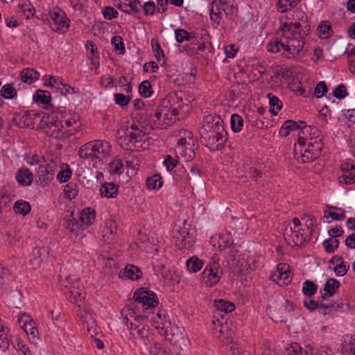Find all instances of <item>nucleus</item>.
Here are the masks:
<instances>
[{"label":"nucleus","mask_w":355,"mask_h":355,"mask_svg":"<svg viewBox=\"0 0 355 355\" xmlns=\"http://www.w3.org/2000/svg\"><path fill=\"white\" fill-rule=\"evenodd\" d=\"M323 146V143L319 139L317 141L306 142L304 146L302 148H300L299 145L295 144L294 157L298 162L309 163L313 162L320 157Z\"/></svg>","instance_id":"obj_5"},{"label":"nucleus","mask_w":355,"mask_h":355,"mask_svg":"<svg viewBox=\"0 0 355 355\" xmlns=\"http://www.w3.org/2000/svg\"><path fill=\"white\" fill-rule=\"evenodd\" d=\"M214 307L221 315V317H223L222 313L227 314L235 309L234 303L223 300H216L214 301Z\"/></svg>","instance_id":"obj_27"},{"label":"nucleus","mask_w":355,"mask_h":355,"mask_svg":"<svg viewBox=\"0 0 355 355\" xmlns=\"http://www.w3.org/2000/svg\"><path fill=\"white\" fill-rule=\"evenodd\" d=\"M41 128L49 137L55 139L68 138L66 132H63V125L60 121L45 120L44 118L41 121Z\"/></svg>","instance_id":"obj_13"},{"label":"nucleus","mask_w":355,"mask_h":355,"mask_svg":"<svg viewBox=\"0 0 355 355\" xmlns=\"http://www.w3.org/2000/svg\"><path fill=\"white\" fill-rule=\"evenodd\" d=\"M340 181L345 182L347 184H352L355 182V169L351 170L348 172L343 173L340 178Z\"/></svg>","instance_id":"obj_59"},{"label":"nucleus","mask_w":355,"mask_h":355,"mask_svg":"<svg viewBox=\"0 0 355 355\" xmlns=\"http://www.w3.org/2000/svg\"><path fill=\"white\" fill-rule=\"evenodd\" d=\"M202 261L196 257H192L187 261V268L191 272H196L202 267Z\"/></svg>","instance_id":"obj_39"},{"label":"nucleus","mask_w":355,"mask_h":355,"mask_svg":"<svg viewBox=\"0 0 355 355\" xmlns=\"http://www.w3.org/2000/svg\"><path fill=\"white\" fill-rule=\"evenodd\" d=\"M234 0H226L225 1H223L220 3H218L219 6L223 7V10L225 12L227 16L232 17L234 12L236 11L237 8L234 5Z\"/></svg>","instance_id":"obj_49"},{"label":"nucleus","mask_w":355,"mask_h":355,"mask_svg":"<svg viewBox=\"0 0 355 355\" xmlns=\"http://www.w3.org/2000/svg\"><path fill=\"white\" fill-rule=\"evenodd\" d=\"M114 98L115 103L121 107L128 105L131 100L130 96H126L121 93L114 94Z\"/></svg>","instance_id":"obj_58"},{"label":"nucleus","mask_w":355,"mask_h":355,"mask_svg":"<svg viewBox=\"0 0 355 355\" xmlns=\"http://www.w3.org/2000/svg\"><path fill=\"white\" fill-rule=\"evenodd\" d=\"M186 182L191 184L192 180L194 183L200 182V171L195 166H191L190 168V174H187L185 177Z\"/></svg>","instance_id":"obj_46"},{"label":"nucleus","mask_w":355,"mask_h":355,"mask_svg":"<svg viewBox=\"0 0 355 355\" xmlns=\"http://www.w3.org/2000/svg\"><path fill=\"white\" fill-rule=\"evenodd\" d=\"M173 239L179 249H189L193 246V236L185 229L177 232Z\"/></svg>","instance_id":"obj_17"},{"label":"nucleus","mask_w":355,"mask_h":355,"mask_svg":"<svg viewBox=\"0 0 355 355\" xmlns=\"http://www.w3.org/2000/svg\"><path fill=\"white\" fill-rule=\"evenodd\" d=\"M300 123L304 125L302 127L300 125L297 139V145H299L300 148H302L304 146L306 141L309 140L311 125H306L305 122L303 121H300Z\"/></svg>","instance_id":"obj_28"},{"label":"nucleus","mask_w":355,"mask_h":355,"mask_svg":"<svg viewBox=\"0 0 355 355\" xmlns=\"http://www.w3.org/2000/svg\"><path fill=\"white\" fill-rule=\"evenodd\" d=\"M318 139L322 142L323 137L322 132L317 127L311 126V131L308 141H317Z\"/></svg>","instance_id":"obj_64"},{"label":"nucleus","mask_w":355,"mask_h":355,"mask_svg":"<svg viewBox=\"0 0 355 355\" xmlns=\"http://www.w3.org/2000/svg\"><path fill=\"white\" fill-rule=\"evenodd\" d=\"M348 92L347 87L343 84H340L336 86L334 90L333 91V96L337 98L342 99L347 96Z\"/></svg>","instance_id":"obj_60"},{"label":"nucleus","mask_w":355,"mask_h":355,"mask_svg":"<svg viewBox=\"0 0 355 355\" xmlns=\"http://www.w3.org/2000/svg\"><path fill=\"white\" fill-rule=\"evenodd\" d=\"M243 125V119L239 114H234L231 116V128L234 132H239Z\"/></svg>","instance_id":"obj_45"},{"label":"nucleus","mask_w":355,"mask_h":355,"mask_svg":"<svg viewBox=\"0 0 355 355\" xmlns=\"http://www.w3.org/2000/svg\"><path fill=\"white\" fill-rule=\"evenodd\" d=\"M102 12L105 19L111 20L116 18L118 15V12L116 9L110 6H106L102 9Z\"/></svg>","instance_id":"obj_62"},{"label":"nucleus","mask_w":355,"mask_h":355,"mask_svg":"<svg viewBox=\"0 0 355 355\" xmlns=\"http://www.w3.org/2000/svg\"><path fill=\"white\" fill-rule=\"evenodd\" d=\"M339 243V241L337 239L330 237L324 241L322 245L327 252L333 253L338 248Z\"/></svg>","instance_id":"obj_48"},{"label":"nucleus","mask_w":355,"mask_h":355,"mask_svg":"<svg viewBox=\"0 0 355 355\" xmlns=\"http://www.w3.org/2000/svg\"><path fill=\"white\" fill-rule=\"evenodd\" d=\"M318 290V285L313 282L310 280H306L303 283L302 291L303 294L307 297L313 296L315 294Z\"/></svg>","instance_id":"obj_41"},{"label":"nucleus","mask_w":355,"mask_h":355,"mask_svg":"<svg viewBox=\"0 0 355 355\" xmlns=\"http://www.w3.org/2000/svg\"><path fill=\"white\" fill-rule=\"evenodd\" d=\"M317 31L319 37L322 39H327L333 33L331 30V25L328 21H321L318 26Z\"/></svg>","instance_id":"obj_33"},{"label":"nucleus","mask_w":355,"mask_h":355,"mask_svg":"<svg viewBox=\"0 0 355 355\" xmlns=\"http://www.w3.org/2000/svg\"><path fill=\"white\" fill-rule=\"evenodd\" d=\"M199 132L201 142L211 151L221 150L224 148L227 134L224 128L223 121L220 116H205Z\"/></svg>","instance_id":"obj_2"},{"label":"nucleus","mask_w":355,"mask_h":355,"mask_svg":"<svg viewBox=\"0 0 355 355\" xmlns=\"http://www.w3.org/2000/svg\"><path fill=\"white\" fill-rule=\"evenodd\" d=\"M210 19L214 27L217 28L222 19V12L220 10L217 0H214L210 8Z\"/></svg>","instance_id":"obj_25"},{"label":"nucleus","mask_w":355,"mask_h":355,"mask_svg":"<svg viewBox=\"0 0 355 355\" xmlns=\"http://www.w3.org/2000/svg\"><path fill=\"white\" fill-rule=\"evenodd\" d=\"M286 355H308L307 352L304 351L297 343L290 344L286 349Z\"/></svg>","instance_id":"obj_47"},{"label":"nucleus","mask_w":355,"mask_h":355,"mask_svg":"<svg viewBox=\"0 0 355 355\" xmlns=\"http://www.w3.org/2000/svg\"><path fill=\"white\" fill-rule=\"evenodd\" d=\"M47 250L44 248H36L33 249L32 252V258L30 260L33 268H37L44 259L46 257Z\"/></svg>","instance_id":"obj_23"},{"label":"nucleus","mask_w":355,"mask_h":355,"mask_svg":"<svg viewBox=\"0 0 355 355\" xmlns=\"http://www.w3.org/2000/svg\"><path fill=\"white\" fill-rule=\"evenodd\" d=\"M146 184L149 189H157L162 186L163 180L159 174H155L146 179Z\"/></svg>","instance_id":"obj_36"},{"label":"nucleus","mask_w":355,"mask_h":355,"mask_svg":"<svg viewBox=\"0 0 355 355\" xmlns=\"http://www.w3.org/2000/svg\"><path fill=\"white\" fill-rule=\"evenodd\" d=\"M95 211L92 208H87L82 210L77 217L85 228L93 223L95 220Z\"/></svg>","instance_id":"obj_24"},{"label":"nucleus","mask_w":355,"mask_h":355,"mask_svg":"<svg viewBox=\"0 0 355 355\" xmlns=\"http://www.w3.org/2000/svg\"><path fill=\"white\" fill-rule=\"evenodd\" d=\"M134 298L136 302L141 304L146 309L154 308L159 304L157 295L154 292L144 288L137 289L135 292Z\"/></svg>","instance_id":"obj_12"},{"label":"nucleus","mask_w":355,"mask_h":355,"mask_svg":"<svg viewBox=\"0 0 355 355\" xmlns=\"http://www.w3.org/2000/svg\"><path fill=\"white\" fill-rule=\"evenodd\" d=\"M249 177L252 180L261 183L263 178V173L261 171V164L250 168Z\"/></svg>","instance_id":"obj_53"},{"label":"nucleus","mask_w":355,"mask_h":355,"mask_svg":"<svg viewBox=\"0 0 355 355\" xmlns=\"http://www.w3.org/2000/svg\"><path fill=\"white\" fill-rule=\"evenodd\" d=\"M36 114L33 111L27 110L19 116V125L22 127H29L33 124V118Z\"/></svg>","instance_id":"obj_34"},{"label":"nucleus","mask_w":355,"mask_h":355,"mask_svg":"<svg viewBox=\"0 0 355 355\" xmlns=\"http://www.w3.org/2000/svg\"><path fill=\"white\" fill-rule=\"evenodd\" d=\"M281 35L273 42L267 45V50L279 53L282 49L293 55H298L304 44L305 31L300 22L286 21L280 26Z\"/></svg>","instance_id":"obj_1"},{"label":"nucleus","mask_w":355,"mask_h":355,"mask_svg":"<svg viewBox=\"0 0 355 355\" xmlns=\"http://www.w3.org/2000/svg\"><path fill=\"white\" fill-rule=\"evenodd\" d=\"M328 92L327 86L324 81L319 82L315 88L314 94L317 98L323 96Z\"/></svg>","instance_id":"obj_61"},{"label":"nucleus","mask_w":355,"mask_h":355,"mask_svg":"<svg viewBox=\"0 0 355 355\" xmlns=\"http://www.w3.org/2000/svg\"><path fill=\"white\" fill-rule=\"evenodd\" d=\"M68 283L64 284V286L68 289L65 294L68 300L74 304H76L78 307H80L79 303L85 298V292L83 291V286L79 282V280L75 279V282H71L70 277H67Z\"/></svg>","instance_id":"obj_11"},{"label":"nucleus","mask_w":355,"mask_h":355,"mask_svg":"<svg viewBox=\"0 0 355 355\" xmlns=\"http://www.w3.org/2000/svg\"><path fill=\"white\" fill-rule=\"evenodd\" d=\"M33 100L38 104L45 105L46 109L48 108V106H52V105L49 103L51 101V94L48 92L42 90L37 91V93L33 96Z\"/></svg>","instance_id":"obj_32"},{"label":"nucleus","mask_w":355,"mask_h":355,"mask_svg":"<svg viewBox=\"0 0 355 355\" xmlns=\"http://www.w3.org/2000/svg\"><path fill=\"white\" fill-rule=\"evenodd\" d=\"M178 164V160L171 157V155H167L164 160V165L166 166L167 171H171L175 166H177Z\"/></svg>","instance_id":"obj_63"},{"label":"nucleus","mask_w":355,"mask_h":355,"mask_svg":"<svg viewBox=\"0 0 355 355\" xmlns=\"http://www.w3.org/2000/svg\"><path fill=\"white\" fill-rule=\"evenodd\" d=\"M118 190L119 186L113 182H105L100 188L101 196L106 198L116 197Z\"/></svg>","instance_id":"obj_26"},{"label":"nucleus","mask_w":355,"mask_h":355,"mask_svg":"<svg viewBox=\"0 0 355 355\" xmlns=\"http://www.w3.org/2000/svg\"><path fill=\"white\" fill-rule=\"evenodd\" d=\"M329 210L324 212V218L326 219L331 218L333 220H343L345 218V211L342 208L327 205Z\"/></svg>","instance_id":"obj_20"},{"label":"nucleus","mask_w":355,"mask_h":355,"mask_svg":"<svg viewBox=\"0 0 355 355\" xmlns=\"http://www.w3.org/2000/svg\"><path fill=\"white\" fill-rule=\"evenodd\" d=\"M157 316L159 320L157 321V325L156 326V329L159 331V333L164 335L166 339L171 341L174 340L176 347L182 349V345L184 347H186L189 342L188 339L182 336L180 338L181 343L179 344V340L174 338V334L171 331V322L167 321L165 318L164 319L162 318L161 311H159L157 313Z\"/></svg>","instance_id":"obj_10"},{"label":"nucleus","mask_w":355,"mask_h":355,"mask_svg":"<svg viewBox=\"0 0 355 355\" xmlns=\"http://www.w3.org/2000/svg\"><path fill=\"white\" fill-rule=\"evenodd\" d=\"M301 0H279L277 10L280 12H286L295 8Z\"/></svg>","instance_id":"obj_35"},{"label":"nucleus","mask_w":355,"mask_h":355,"mask_svg":"<svg viewBox=\"0 0 355 355\" xmlns=\"http://www.w3.org/2000/svg\"><path fill=\"white\" fill-rule=\"evenodd\" d=\"M40 73L34 69H24L21 72V79L24 83L31 84L38 80Z\"/></svg>","instance_id":"obj_29"},{"label":"nucleus","mask_w":355,"mask_h":355,"mask_svg":"<svg viewBox=\"0 0 355 355\" xmlns=\"http://www.w3.org/2000/svg\"><path fill=\"white\" fill-rule=\"evenodd\" d=\"M116 230L117 228L116 223L112 219L107 220L105 223V226L103 231V236L107 239H109L116 232Z\"/></svg>","instance_id":"obj_40"},{"label":"nucleus","mask_w":355,"mask_h":355,"mask_svg":"<svg viewBox=\"0 0 355 355\" xmlns=\"http://www.w3.org/2000/svg\"><path fill=\"white\" fill-rule=\"evenodd\" d=\"M64 123L67 127H72L71 130L66 131L67 137H68L77 132L80 130L81 125L79 119L75 117L65 120Z\"/></svg>","instance_id":"obj_37"},{"label":"nucleus","mask_w":355,"mask_h":355,"mask_svg":"<svg viewBox=\"0 0 355 355\" xmlns=\"http://www.w3.org/2000/svg\"><path fill=\"white\" fill-rule=\"evenodd\" d=\"M18 323L20 327L26 333L30 335L33 339L37 338L38 331L35 327V322L31 318L30 315L24 313L18 320Z\"/></svg>","instance_id":"obj_16"},{"label":"nucleus","mask_w":355,"mask_h":355,"mask_svg":"<svg viewBox=\"0 0 355 355\" xmlns=\"http://www.w3.org/2000/svg\"><path fill=\"white\" fill-rule=\"evenodd\" d=\"M126 132L128 134V137L132 139V141H133L135 145H137V144L144 140L145 134L139 128H136L135 131H130L129 130H127Z\"/></svg>","instance_id":"obj_51"},{"label":"nucleus","mask_w":355,"mask_h":355,"mask_svg":"<svg viewBox=\"0 0 355 355\" xmlns=\"http://www.w3.org/2000/svg\"><path fill=\"white\" fill-rule=\"evenodd\" d=\"M64 192L69 200H72L78 195V187L76 182H70L65 185Z\"/></svg>","instance_id":"obj_43"},{"label":"nucleus","mask_w":355,"mask_h":355,"mask_svg":"<svg viewBox=\"0 0 355 355\" xmlns=\"http://www.w3.org/2000/svg\"><path fill=\"white\" fill-rule=\"evenodd\" d=\"M290 266L286 263H279L277 269L270 275V279L277 284L287 285L290 283L291 279L290 277Z\"/></svg>","instance_id":"obj_15"},{"label":"nucleus","mask_w":355,"mask_h":355,"mask_svg":"<svg viewBox=\"0 0 355 355\" xmlns=\"http://www.w3.org/2000/svg\"><path fill=\"white\" fill-rule=\"evenodd\" d=\"M112 146L110 143L105 140H94L82 146L78 150L80 158L90 159L94 162V166L101 165L103 159L111 155Z\"/></svg>","instance_id":"obj_4"},{"label":"nucleus","mask_w":355,"mask_h":355,"mask_svg":"<svg viewBox=\"0 0 355 355\" xmlns=\"http://www.w3.org/2000/svg\"><path fill=\"white\" fill-rule=\"evenodd\" d=\"M16 180L20 185L30 186L33 180V174L28 168L18 169L16 173Z\"/></svg>","instance_id":"obj_18"},{"label":"nucleus","mask_w":355,"mask_h":355,"mask_svg":"<svg viewBox=\"0 0 355 355\" xmlns=\"http://www.w3.org/2000/svg\"><path fill=\"white\" fill-rule=\"evenodd\" d=\"M340 285V282L337 279L334 278L329 279L324 284V293L321 291V298L325 300L327 297L333 296L337 293Z\"/></svg>","instance_id":"obj_19"},{"label":"nucleus","mask_w":355,"mask_h":355,"mask_svg":"<svg viewBox=\"0 0 355 355\" xmlns=\"http://www.w3.org/2000/svg\"><path fill=\"white\" fill-rule=\"evenodd\" d=\"M267 96L269 98L270 111L272 115H277L278 111L282 107V103L277 96L272 94H268Z\"/></svg>","instance_id":"obj_38"},{"label":"nucleus","mask_w":355,"mask_h":355,"mask_svg":"<svg viewBox=\"0 0 355 355\" xmlns=\"http://www.w3.org/2000/svg\"><path fill=\"white\" fill-rule=\"evenodd\" d=\"M151 46L154 52L155 57L156 58L157 62H160L164 58V53L159 44L158 40L155 38L152 39Z\"/></svg>","instance_id":"obj_52"},{"label":"nucleus","mask_w":355,"mask_h":355,"mask_svg":"<svg viewBox=\"0 0 355 355\" xmlns=\"http://www.w3.org/2000/svg\"><path fill=\"white\" fill-rule=\"evenodd\" d=\"M126 326L129 329L130 334L134 336L139 337V338H144V332H145V328L144 327H141L139 324H137L136 323L132 322V321L129 323V319L125 317L124 318Z\"/></svg>","instance_id":"obj_31"},{"label":"nucleus","mask_w":355,"mask_h":355,"mask_svg":"<svg viewBox=\"0 0 355 355\" xmlns=\"http://www.w3.org/2000/svg\"><path fill=\"white\" fill-rule=\"evenodd\" d=\"M139 94L144 97H149L153 94L152 86L148 80H144L139 85Z\"/></svg>","instance_id":"obj_55"},{"label":"nucleus","mask_w":355,"mask_h":355,"mask_svg":"<svg viewBox=\"0 0 355 355\" xmlns=\"http://www.w3.org/2000/svg\"><path fill=\"white\" fill-rule=\"evenodd\" d=\"M64 226L69 230L71 233L78 234V231L84 229L85 227L81 224L78 217L75 218L73 212H71L69 218L64 219Z\"/></svg>","instance_id":"obj_22"},{"label":"nucleus","mask_w":355,"mask_h":355,"mask_svg":"<svg viewBox=\"0 0 355 355\" xmlns=\"http://www.w3.org/2000/svg\"><path fill=\"white\" fill-rule=\"evenodd\" d=\"M194 139L191 132L182 130L180 132V139L177 142L175 151L178 156H180L186 162L192 160L195 157Z\"/></svg>","instance_id":"obj_6"},{"label":"nucleus","mask_w":355,"mask_h":355,"mask_svg":"<svg viewBox=\"0 0 355 355\" xmlns=\"http://www.w3.org/2000/svg\"><path fill=\"white\" fill-rule=\"evenodd\" d=\"M218 261V256L214 254L202 273V279L207 286H213L221 278L222 270L220 269Z\"/></svg>","instance_id":"obj_8"},{"label":"nucleus","mask_w":355,"mask_h":355,"mask_svg":"<svg viewBox=\"0 0 355 355\" xmlns=\"http://www.w3.org/2000/svg\"><path fill=\"white\" fill-rule=\"evenodd\" d=\"M13 209L16 214L26 216L31 211V207L26 201H17L15 203Z\"/></svg>","instance_id":"obj_42"},{"label":"nucleus","mask_w":355,"mask_h":355,"mask_svg":"<svg viewBox=\"0 0 355 355\" xmlns=\"http://www.w3.org/2000/svg\"><path fill=\"white\" fill-rule=\"evenodd\" d=\"M140 269L134 265H127L123 271L119 272V277L138 280L141 276Z\"/></svg>","instance_id":"obj_21"},{"label":"nucleus","mask_w":355,"mask_h":355,"mask_svg":"<svg viewBox=\"0 0 355 355\" xmlns=\"http://www.w3.org/2000/svg\"><path fill=\"white\" fill-rule=\"evenodd\" d=\"M49 15L51 20L49 21V24L53 31L62 33L67 31L70 21L63 10L55 7L49 10Z\"/></svg>","instance_id":"obj_9"},{"label":"nucleus","mask_w":355,"mask_h":355,"mask_svg":"<svg viewBox=\"0 0 355 355\" xmlns=\"http://www.w3.org/2000/svg\"><path fill=\"white\" fill-rule=\"evenodd\" d=\"M301 222L299 218H294L291 223L286 227L284 232V237L286 243L290 245L300 246L305 242L304 230L301 228Z\"/></svg>","instance_id":"obj_7"},{"label":"nucleus","mask_w":355,"mask_h":355,"mask_svg":"<svg viewBox=\"0 0 355 355\" xmlns=\"http://www.w3.org/2000/svg\"><path fill=\"white\" fill-rule=\"evenodd\" d=\"M301 124H297L293 120L286 121L279 130V134L282 137H286L289 135L290 131L294 130H300Z\"/></svg>","instance_id":"obj_30"},{"label":"nucleus","mask_w":355,"mask_h":355,"mask_svg":"<svg viewBox=\"0 0 355 355\" xmlns=\"http://www.w3.org/2000/svg\"><path fill=\"white\" fill-rule=\"evenodd\" d=\"M175 39L178 43H182L184 41H189L193 38V36H191V33L184 29H177L175 31Z\"/></svg>","instance_id":"obj_56"},{"label":"nucleus","mask_w":355,"mask_h":355,"mask_svg":"<svg viewBox=\"0 0 355 355\" xmlns=\"http://www.w3.org/2000/svg\"><path fill=\"white\" fill-rule=\"evenodd\" d=\"M146 125L153 130L166 129L178 119V111L175 107L161 106L155 110H144Z\"/></svg>","instance_id":"obj_3"},{"label":"nucleus","mask_w":355,"mask_h":355,"mask_svg":"<svg viewBox=\"0 0 355 355\" xmlns=\"http://www.w3.org/2000/svg\"><path fill=\"white\" fill-rule=\"evenodd\" d=\"M123 163L119 157H114L110 163V171L112 174H121L123 173Z\"/></svg>","instance_id":"obj_44"},{"label":"nucleus","mask_w":355,"mask_h":355,"mask_svg":"<svg viewBox=\"0 0 355 355\" xmlns=\"http://www.w3.org/2000/svg\"><path fill=\"white\" fill-rule=\"evenodd\" d=\"M8 328L0 324V349L6 352L9 347V340L7 338Z\"/></svg>","instance_id":"obj_50"},{"label":"nucleus","mask_w":355,"mask_h":355,"mask_svg":"<svg viewBox=\"0 0 355 355\" xmlns=\"http://www.w3.org/2000/svg\"><path fill=\"white\" fill-rule=\"evenodd\" d=\"M0 93L5 98L11 99L17 95V90L12 85L7 84L1 87Z\"/></svg>","instance_id":"obj_54"},{"label":"nucleus","mask_w":355,"mask_h":355,"mask_svg":"<svg viewBox=\"0 0 355 355\" xmlns=\"http://www.w3.org/2000/svg\"><path fill=\"white\" fill-rule=\"evenodd\" d=\"M55 164L45 163L40 164L37 172V183L41 187L47 186L54 178Z\"/></svg>","instance_id":"obj_14"},{"label":"nucleus","mask_w":355,"mask_h":355,"mask_svg":"<svg viewBox=\"0 0 355 355\" xmlns=\"http://www.w3.org/2000/svg\"><path fill=\"white\" fill-rule=\"evenodd\" d=\"M112 44L114 46V49L118 51L119 54L123 55L125 53V46L123 39L120 36H114L111 40Z\"/></svg>","instance_id":"obj_57"}]
</instances>
